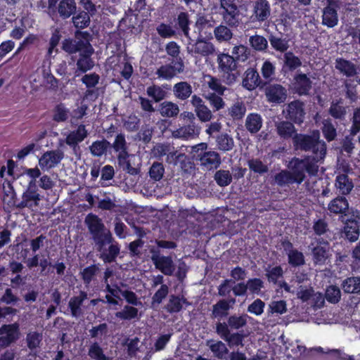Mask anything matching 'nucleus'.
<instances>
[{
	"mask_svg": "<svg viewBox=\"0 0 360 360\" xmlns=\"http://www.w3.org/2000/svg\"><path fill=\"white\" fill-rule=\"evenodd\" d=\"M335 68L347 77H354L357 74L356 65L343 58H338L335 60Z\"/></svg>",
	"mask_w": 360,
	"mask_h": 360,
	"instance_id": "bb28decb",
	"label": "nucleus"
},
{
	"mask_svg": "<svg viewBox=\"0 0 360 360\" xmlns=\"http://www.w3.org/2000/svg\"><path fill=\"white\" fill-rule=\"evenodd\" d=\"M86 297V293L84 291H81L79 295L74 296L70 298L68 303V307L70 309L72 316L79 317L82 315V311L81 307Z\"/></svg>",
	"mask_w": 360,
	"mask_h": 360,
	"instance_id": "2f4dec72",
	"label": "nucleus"
},
{
	"mask_svg": "<svg viewBox=\"0 0 360 360\" xmlns=\"http://www.w3.org/2000/svg\"><path fill=\"white\" fill-rule=\"evenodd\" d=\"M321 131L328 142L334 141L337 137L336 128L329 119L323 121Z\"/></svg>",
	"mask_w": 360,
	"mask_h": 360,
	"instance_id": "5fc2aeb1",
	"label": "nucleus"
},
{
	"mask_svg": "<svg viewBox=\"0 0 360 360\" xmlns=\"http://www.w3.org/2000/svg\"><path fill=\"white\" fill-rule=\"evenodd\" d=\"M81 80L82 82L85 84L86 87L88 88L86 91V95L89 96L94 93V91L90 89L95 87L98 84L100 77L96 72L85 74Z\"/></svg>",
	"mask_w": 360,
	"mask_h": 360,
	"instance_id": "603ef678",
	"label": "nucleus"
},
{
	"mask_svg": "<svg viewBox=\"0 0 360 360\" xmlns=\"http://www.w3.org/2000/svg\"><path fill=\"white\" fill-rule=\"evenodd\" d=\"M328 210L330 216H346L349 211V202L344 196H338L328 205Z\"/></svg>",
	"mask_w": 360,
	"mask_h": 360,
	"instance_id": "5701e85b",
	"label": "nucleus"
},
{
	"mask_svg": "<svg viewBox=\"0 0 360 360\" xmlns=\"http://www.w3.org/2000/svg\"><path fill=\"white\" fill-rule=\"evenodd\" d=\"M344 234L345 238L350 242L356 241L360 234L358 223L354 220L347 222L344 226Z\"/></svg>",
	"mask_w": 360,
	"mask_h": 360,
	"instance_id": "58836bf2",
	"label": "nucleus"
},
{
	"mask_svg": "<svg viewBox=\"0 0 360 360\" xmlns=\"http://www.w3.org/2000/svg\"><path fill=\"white\" fill-rule=\"evenodd\" d=\"M88 356L94 360H109L103 348L97 342H93L89 347Z\"/></svg>",
	"mask_w": 360,
	"mask_h": 360,
	"instance_id": "4d7b16f0",
	"label": "nucleus"
},
{
	"mask_svg": "<svg viewBox=\"0 0 360 360\" xmlns=\"http://www.w3.org/2000/svg\"><path fill=\"white\" fill-rule=\"evenodd\" d=\"M249 41L251 46L258 51H264L268 47V41L261 35L255 34L250 37Z\"/></svg>",
	"mask_w": 360,
	"mask_h": 360,
	"instance_id": "69168bd1",
	"label": "nucleus"
},
{
	"mask_svg": "<svg viewBox=\"0 0 360 360\" xmlns=\"http://www.w3.org/2000/svg\"><path fill=\"white\" fill-rule=\"evenodd\" d=\"M338 23V10L324 7L322 15V24L328 27L332 28Z\"/></svg>",
	"mask_w": 360,
	"mask_h": 360,
	"instance_id": "e433bc0d",
	"label": "nucleus"
},
{
	"mask_svg": "<svg viewBox=\"0 0 360 360\" xmlns=\"http://www.w3.org/2000/svg\"><path fill=\"white\" fill-rule=\"evenodd\" d=\"M215 21L212 17L200 15L195 22V27L198 32V37L205 38L207 40L212 39Z\"/></svg>",
	"mask_w": 360,
	"mask_h": 360,
	"instance_id": "2eb2a0df",
	"label": "nucleus"
},
{
	"mask_svg": "<svg viewBox=\"0 0 360 360\" xmlns=\"http://www.w3.org/2000/svg\"><path fill=\"white\" fill-rule=\"evenodd\" d=\"M214 178L217 185L221 187L226 186L232 181V176L229 170L220 169L217 171Z\"/></svg>",
	"mask_w": 360,
	"mask_h": 360,
	"instance_id": "0e129e2a",
	"label": "nucleus"
},
{
	"mask_svg": "<svg viewBox=\"0 0 360 360\" xmlns=\"http://www.w3.org/2000/svg\"><path fill=\"white\" fill-rule=\"evenodd\" d=\"M215 331L222 340L227 342L230 347L243 345L244 335L242 333L238 332L231 333L226 323L217 322L216 323Z\"/></svg>",
	"mask_w": 360,
	"mask_h": 360,
	"instance_id": "0eeeda50",
	"label": "nucleus"
},
{
	"mask_svg": "<svg viewBox=\"0 0 360 360\" xmlns=\"http://www.w3.org/2000/svg\"><path fill=\"white\" fill-rule=\"evenodd\" d=\"M263 120L262 116L255 112H252L248 115L245 126L248 131L250 134L257 133L262 128Z\"/></svg>",
	"mask_w": 360,
	"mask_h": 360,
	"instance_id": "7c9ffc66",
	"label": "nucleus"
},
{
	"mask_svg": "<svg viewBox=\"0 0 360 360\" xmlns=\"http://www.w3.org/2000/svg\"><path fill=\"white\" fill-rule=\"evenodd\" d=\"M41 195L38 193L37 185L33 183H28L26 190L22 194L21 201L16 205L18 209L25 207L32 208L39 205L41 200Z\"/></svg>",
	"mask_w": 360,
	"mask_h": 360,
	"instance_id": "9d476101",
	"label": "nucleus"
},
{
	"mask_svg": "<svg viewBox=\"0 0 360 360\" xmlns=\"http://www.w3.org/2000/svg\"><path fill=\"white\" fill-rule=\"evenodd\" d=\"M187 51L194 57L209 56L215 52L214 45L205 38L198 37L194 40L188 39Z\"/></svg>",
	"mask_w": 360,
	"mask_h": 360,
	"instance_id": "39448f33",
	"label": "nucleus"
},
{
	"mask_svg": "<svg viewBox=\"0 0 360 360\" xmlns=\"http://www.w3.org/2000/svg\"><path fill=\"white\" fill-rule=\"evenodd\" d=\"M156 31L159 36L163 39H169L176 35V31L174 27H172L170 25L161 22L156 27Z\"/></svg>",
	"mask_w": 360,
	"mask_h": 360,
	"instance_id": "774afa93",
	"label": "nucleus"
},
{
	"mask_svg": "<svg viewBox=\"0 0 360 360\" xmlns=\"http://www.w3.org/2000/svg\"><path fill=\"white\" fill-rule=\"evenodd\" d=\"M269 41L271 47L276 51L284 53L289 48L288 41L276 35L270 34Z\"/></svg>",
	"mask_w": 360,
	"mask_h": 360,
	"instance_id": "864d4df0",
	"label": "nucleus"
},
{
	"mask_svg": "<svg viewBox=\"0 0 360 360\" xmlns=\"http://www.w3.org/2000/svg\"><path fill=\"white\" fill-rule=\"evenodd\" d=\"M347 105L342 98L333 100L328 109V114L335 120H344L347 113Z\"/></svg>",
	"mask_w": 360,
	"mask_h": 360,
	"instance_id": "393cba45",
	"label": "nucleus"
},
{
	"mask_svg": "<svg viewBox=\"0 0 360 360\" xmlns=\"http://www.w3.org/2000/svg\"><path fill=\"white\" fill-rule=\"evenodd\" d=\"M245 112L246 107L242 101L234 103L229 108V114L234 120H240L245 115Z\"/></svg>",
	"mask_w": 360,
	"mask_h": 360,
	"instance_id": "13d9d810",
	"label": "nucleus"
},
{
	"mask_svg": "<svg viewBox=\"0 0 360 360\" xmlns=\"http://www.w3.org/2000/svg\"><path fill=\"white\" fill-rule=\"evenodd\" d=\"M295 123L289 120H282L276 124V131L278 136L283 140L292 139L297 135V130L295 127Z\"/></svg>",
	"mask_w": 360,
	"mask_h": 360,
	"instance_id": "4be33fe9",
	"label": "nucleus"
},
{
	"mask_svg": "<svg viewBox=\"0 0 360 360\" xmlns=\"http://www.w3.org/2000/svg\"><path fill=\"white\" fill-rule=\"evenodd\" d=\"M207 345L217 359H222L224 355L229 353V349L226 345L221 340H207Z\"/></svg>",
	"mask_w": 360,
	"mask_h": 360,
	"instance_id": "37998d69",
	"label": "nucleus"
},
{
	"mask_svg": "<svg viewBox=\"0 0 360 360\" xmlns=\"http://www.w3.org/2000/svg\"><path fill=\"white\" fill-rule=\"evenodd\" d=\"M289 171L291 172L295 184H301L305 179L304 160L299 158L294 157L289 162L288 165Z\"/></svg>",
	"mask_w": 360,
	"mask_h": 360,
	"instance_id": "412c9836",
	"label": "nucleus"
},
{
	"mask_svg": "<svg viewBox=\"0 0 360 360\" xmlns=\"http://www.w3.org/2000/svg\"><path fill=\"white\" fill-rule=\"evenodd\" d=\"M42 340V333L37 331H30L27 333L25 338L27 348L31 352L34 353H36L37 349L40 348Z\"/></svg>",
	"mask_w": 360,
	"mask_h": 360,
	"instance_id": "f704fd0d",
	"label": "nucleus"
},
{
	"mask_svg": "<svg viewBox=\"0 0 360 360\" xmlns=\"http://www.w3.org/2000/svg\"><path fill=\"white\" fill-rule=\"evenodd\" d=\"M174 28L176 33L182 34L188 39H191L190 31L191 20L187 11H181L174 19Z\"/></svg>",
	"mask_w": 360,
	"mask_h": 360,
	"instance_id": "6ab92c4d",
	"label": "nucleus"
},
{
	"mask_svg": "<svg viewBox=\"0 0 360 360\" xmlns=\"http://www.w3.org/2000/svg\"><path fill=\"white\" fill-rule=\"evenodd\" d=\"M139 310L134 306L125 305L123 309L117 311L115 316L122 321H129L138 317Z\"/></svg>",
	"mask_w": 360,
	"mask_h": 360,
	"instance_id": "8fccbe9b",
	"label": "nucleus"
},
{
	"mask_svg": "<svg viewBox=\"0 0 360 360\" xmlns=\"http://www.w3.org/2000/svg\"><path fill=\"white\" fill-rule=\"evenodd\" d=\"M20 336V325L18 323L3 324L0 327V349L9 347L15 342Z\"/></svg>",
	"mask_w": 360,
	"mask_h": 360,
	"instance_id": "6e6552de",
	"label": "nucleus"
},
{
	"mask_svg": "<svg viewBox=\"0 0 360 360\" xmlns=\"http://www.w3.org/2000/svg\"><path fill=\"white\" fill-rule=\"evenodd\" d=\"M325 297L331 304H337L341 299V292L336 285H329L326 290Z\"/></svg>",
	"mask_w": 360,
	"mask_h": 360,
	"instance_id": "338daca9",
	"label": "nucleus"
},
{
	"mask_svg": "<svg viewBox=\"0 0 360 360\" xmlns=\"http://www.w3.org/2000/svg\"><path fill=\"white\" fill-rule=\"evenodd\" d=\"M191 103L194 107L197 117L201 122H206L211 120L212 113L200 96L195 94L193 95Z\"/></svg>",
	"mask_w": 360,
	"mask_h": 360,
	"instance_id": "aec40b11",
	"label": "nucleus"
},
{
	"mask_svg": "<svg viewBox=\"0 0 360 360\" xmlns=\"http://www.w3.org/2000/svg\"><path fill=\"white\" fill-rule=\"evenodd\" d=\"M92 54V49L90 51L85 50L83 53H81L79 58H78L76 65V76H79L78 72L85 73L87 71L91 70L94 66V62L91 58Z\"/></svg>",
	"mask_w": 360,
	"mask_h": 360,
	"instance_id": "a878e982",
	"label": "nucleus"
},
{
	"mask_svg": "<svg viewBox=\"0 0 360 360\" xmlns=\"http://www.w3.org/2000/svg\"><path fill=\"white\" fill-rule=\"evenodd\" d=\"M64 158L61 150H52L45 152L39 159V165L43 170H49L55 167Z\"/></svg>",
	"mask_w": 360,
	"mask_h": 360,
	"instance_id": "4468645a",
	"label": "nucleus"
},
{
	"mask_svg": "<svg viewBox=\"0 0 360 360\" xmlns=\"http://www.w3.org/2000/svg\"><path fill=\"white\" fill-rule=\"evenodd\" d=\"M53 112V120L57 122H62L68 119L70 111L64 103H60L54 107Z\"/></svg>",
	"mask_w": 360,
	"mask_h": 360,
	"instance_id": "052dcab7",
	"label": "nucleus"
},
{
	"mask_svg": "<svg viewBox=\"0 0 360 360\" xmlns=\"http://www.w3.org/2000/svg\"><path fill=\"white\" fill-rule=\"evenodd\" d=\"M335 186L342 195H348L352 190L354 184L347 174H339L335 179Z\"/></svg>",
	"mask_w": 360,
	"mask_h": 360,
	"instance_id": "72a5a7b5",
	"label": "nucleus"
},
{
	"mask_svg": "<svg viewBox=\"0 0 360 360\" xmlns=\"http://www.w3.org/2000/svg\"><path fill=\"white\" fill-rule=\"evenodd\" d=\"M302 65V61L292 52L288 51L284 54V66L290 71H294Z\"/></svg>",
	"mask_w": 360,
	"mask_h": 360,
	"instance_id": "bf43d9fd",
	"label": "nucleus"
},
{
	"mask_svg": "<svg viewBox=\"0 0 360 360\" xmlns=\"http://www.w3.org/2000/svg\"><path fill=\"white\" fill-rule=\"evenodd\" d=\"M219 69L223 72L236 71L237 62L236 59L228 53H220L217 56Z\"/></svg>",
	"mask_w": 360,
	"mask_h": 360,
	"instance_id": "cd10ccee",
	"label": "nucleus"
},
{
	"mask_svg": "<svg viewBox=\"0 0 360 360\" xmlns=\"http://www.w3.org/2000/svg\"><path fill=\"white\" fill-rule=\"evenodd\" d=\"M292 91L299 96H308L312 89L311 79L303 72H297L295 75L292 82Z\"/></svg>",
	"mask_w": 360,
	"mask_h": 360,
	"instance_id": "ddd939ff",
	"label": "nucleus"
},
{
	"mask_svg": "<svg viewBox=\"0 0 360 360\" xmlns=\"http://www.w3.org/2000/svg\"><path fill=\"white\" fill-rule=\"evenodd\" d=\"M115 153H117V161L119 165L127 173L134 175L138 173L137 169L132 167L129 160V154L128 152L127 143L126 141L125 135L122 133L118 134L114 142L111 144Z\"/></svg>",
	"mask_w": 360,
	"mask_h": 360,
	"instance_id": "7ed1b4c3",
	"label": "nucleus"
},
{
	"mask_svg": "<svg viewBox=\"0 0 360 360\" xmlns=\"http://www.w3.org/2000/svg\"><path fill=\"white\" fill-rule=\"evenodd\" d=\"M183 303L187 305L189 304V302L185 297H180L179 296L172 295L165 308L167 311L171 314L178 313L182 309Z\"/></svg>",
	"mask_w": 360,
	"mask_h": 360,
	"instance_id": "c03bdc74",
	"label": "nucleus"
},
{
	"mask_svg": "<svg viewBox=\"0 0 360 360\" xmlns=\"http://www.w3.org/2000/svg\"><path fill=\"white\" fill-rule=\"evenodd\" d=\"M217 144L220 150L226 152L232 150L234 146V141L231 136L225 133L217 136Z\"/></svg>",
	"mask_w": 360,
	"mask_h": 360,
	"instance_id": "6e6d98bb",
	"label": "nucleus"
},
{
	"mask_svg": "<svg viewBox=\"0 0 360 360\" xmlns=\"http://www.w3.org/2000/svg\"><path fill=\"white\" fill-rule=\"evenodd\" d=\"M265 95L270 103L281 104L287 98V90L279 84H272L265 89Z\"/></svg>",
	"mask_w": 360,
	"mask_h": 360,
	"instance_id": "f3484780",
	"label": "nucleus"
},
{
	"mask_svg": "<svg viewBox=\"0 0 360 360\" xmlns=\"http://www.w3.org/2000/svg\"><path fill=\"white\" fill-rule=\"evenodd\" d=\"M341 288L347 294H360V276L347 277L342 281Z\"/></svg>",
	"mask_w": 360,
	"mask_h": 360,
	"instance_id": "473e14b6",
	"label": "nucleus"
},
{
	"mask_svg": "<svg viewBox=\"0 0 360 360\" xmlns=\"http://www.w3.org/2000/svg\"><path fill=\"white\" fill-rule=\"evenodd\" d=\"M287 256L288 264L291 267H300L305 264L304 254L297 249L287 252Z\"/></svg>",
	"mask_w": 360,
	"mask_h": 360,
	"instance_id": "09e8293b",
	"label": "nucleus"
},
{
	"mask_svg": "<svg viewBox=\"0 0 360 360\" xmlns=\"http://www.w3.org/2000/svg\"><path fill=\"white\" fill-rule=\"evenodd\" d=\"M229 306L225 299L219 300L216 304H213L211 317L219 320L226 317L229 315Z\"/></svg>",
	"mask_w": 360,
	"mask_h": 360,
	"instance_id": "a19ab883",
	"label": "nucleus"
},
{
	"mask_svg": "<svg viewBox=\"0 0 360 360\" xmlns=\"http://www.w3.org/2000/svg\"><path fill=\"white\" fill-rule=\"evenodd\" d=\"M84 223L97 245L98 251H101L106 244L112 243L111 233L105 229L102 219L98 216L89 213L86 216Z\"/></svg>",
	"mask_w": 360,
	"mask_h": 360,
	"instance_id": "f03ea898",
	"label": "nucleus"
},
{
	"mask_svg": "<svg viewBox=\"0 0 360 360\" xmlns=\"http://www.w3.org/2000/svg\"><path fill=\"white\" fill-rule=\"evenodd\" d=\"M284 112L286 120L295 124L301 125L304 122L306 112L303 101L297 99L290 102Z\"/></svg>",
	"mask_w": 360,
	"mask_h": 360,
	"instance_id": "1a4fd4ad",
	"label": "nucleus"
},
{
	"mask_svg": "<svg viewBox=\"0 0 360 360\" xmlns=\"http://www.w3.org/2000/svg\"><path fill=\"white\" fill-rule=\"evenodd\" d=\"M110 148V143L106 139L95 141L89 146L91 155L94 157H101L106 154L108 150Z\"/></svg>",
	"mask_w": 360,
	"mask_h": 360,
	"instance_id": "49530a36",
	"label": "nucleus"
},
{
	"mask_svg": "<svg viewBox=\"0 0 360 360\" xmlns=\"http://www.w3.org/2000/svg\"><path fill=\"white\" fill-rule=\"evenodd\" d=\"M174 96L181 101L188 98L192 94V86L187 82H179L174 85Z\"/></svg>",
	"mask_w": 360,
	"mask_h": 360,
	"instance_id": "c9c22d12",
	"label": "nucleus"
},
{
	"mask_svg": "<svg viewBox=\"0 0 360 360\" xmlns=\"http://www.w3.org/2000/svg\"><path fill=\"white\" fill-rule=\"evenodd\" d=\"M274 184L280 187L290 186L295 184V180L292 177L291 172L288 169H281L274 176Z\"/></svg>",
	"mask_w": 360,
	"mask_h": 360,
	"instance_id": "ea45409f",
	"label": "nucleus"
},
{
	"mask_svg": "<svg viewBox=\"0 0 360 360\" xmlns=\"http://www.w3.org/2000/svg\"><path fill=\"white\" fill-rule=\"evenodd\" d=\"M146 93L155 103L160 102L165 99L167 96V92L160 86L155 84L148 86L146 89Z\"/></svg>",
	"mask_w": 360,
	"mask_h": 360,
	"instance_id": "680f3d73",
	"label": "nucleus"
},
{
	"mask_svg": "<svg viewBox=\"0 0 360 360\" xmlns=\"http://www.w3.org/2000/svg\"><path fill=\"white\" fill-rule=\"evenodd\" d=\"M172 63L174 65H161L156 71V75L158 77L165 79H171L176 73H181L184 71V65L181 58H178L176 60H172Z\"/></svg>",
	"mask_w": 360,
	"mask_h": 360,
	"instance_id": "a211bd4d",
	"label": "nucleus"
},
{
	"mask_svg": "<svg viewBox=\"0 0 360 360\" xmlns=\"http://www.w3.org/2000/svg\"><path fill=\"white\" fill-rule=\"evenodd\" d=\"M160 113L162 116L166 117H176L179 112L177 104L171 101H164L160 105Z\"/></svg>",
	"mask_w": 360,
	"mask_h": 360,
	"instance_id": "de8ad7c7",
	"label": "nucleus"
},
{
	"mask_svg": "<svg viewBox=\"0 0 360 360\" xmlns=\"http://www.w3.org/2000/svg\"><path fill=\"white\" fill-rule=\"evenodd\" d=\"M271 13V4L268 0H255L252 2V15L253 22H264L268 20Z\"/></svg>",
	"mask_w": 360,
	"mask_h": 360,
	"instance_id": "f8f14e48",
	"label": "nucleus"
},
{
	"mask_svg": "<svg viewBox=\"0 0 360 360\" xmlns=\"http://www.w3.org/2000/svg\"><path fill=\"white\" fill-rule=\"evenodd\" d=\"M88 136L85 125L79 124L77 129L71 131L66 137V143L70 146H75L84 140Z\"/></svg>",
	"mask_w": 360,
	"mask_h": 360,
	"instance_id": "c756f323",
	"label": "nucleus"
},
{
	"mask_svg": "<svg viewBox=\"0 0 360 360\" xmlns=\"http://www.w3.org/2000/svg\"><path fill=\"white\" fill-rule=\"evenodd\" d=\"M120 248L118 243H111L108 249H102L100 252V258L105 263H112L116 260L117 257L120 254Z\"/></svg>",
	"mask_w": 360,
	"mask_h": 360,
	"instance_id": "4c0bfd02",
	"label": "nucleus"
},
{
	"mask_svg": "<svg viewBox=\"0 0 360 360\" xmlns=\"http://www.w3.org/2000/svg\"><path fill=\"white\" fill-rule=\"evenodd\" d=\"M283 270L280 266H275L274 267L269 266L266 269V278L269 283L276 285L280 278H283Z\"/></svg>",
	"mask_w": 360,
	"mask_h": 360,
	"instance_id": "3c124183",
	"label": "nucleus"
},
{
	"mask_svg": "<svg viewBox=\"0 0 360 360\" xmlns=\"http://www.w3.org/2000/svg\"><path fill=\"white\" fill-rule=\"evenodd\" d=\"M316 245L311 249L312 259L316 264H324L328 258L329 243L323 238H318Z\"/></svg>",
	"mask_w": 360,
	"mask_h": 360,
	"instance_id": "dca6fc26",
	"label": "nucleus"
},
{
	"mask_svg": "<svg viewBox=\"0 0 360 360\" xmlns=\"http://www.w3.org/2000/svg\"><path fill=\"white\" fill-rule=\"evenodd\" d=\"M227 25L223 23L217 26L214 29V35L216 40L219 42H226L233 37V32Z\"/></svg>",
	"mask_w": 360,
	"mask_h": 360,
	"instance_id": "79ce46f5",
	"label": "nucleus"
},
{
	"mask_svg": "<svg viewBox=\"0 0 360 360\" xmlns=\"http://www.w3.org/2000/svg\"><path fill=\"white\" fill-rule=\"evenodd\" d=\"M223 22L229 27H237L240 23V11L235 0H220Z\"/></svg>",
	"mask_w": 360,
	"mask_h": 360,
	"instance_id": "20e7f679",
	"label": "nucleus"
},
{
	"mask_svg": "<svg viewBox=\"0 0 360 360\" xmlns=\"http://www.w3.org/2000/svg\"><path fill=\"white\" fill-rule=\"evenodd\" d=\"M247 317L246 314L231 315L228 318L226 324L229 326V328L238 330L247 324Z\"/></svg>",
	"mask_w": 360,
	"mask_h": 360,
	"instance_id": "e2e57ef3",
	"label": "nucleus"
},
{
	"mask_svg": "<svg viewBox=\"0 0 360 360\" xmlns=\"http://www.w3.org/2000/svg\"><path fill=\"white\" fill-rule=\"evenodd\" d=\"M74 26L78 30L89 27L91 20L89 14L85 11H78L72 18Z\"/></svg>",
	"mask_w": 360,
	"mask_h": 360,
	"instance_id": "a18cd8bd",
	"label": "nucleus"
},
{
	"mask_svg": "<svg viewBox=\"0 0 360 360\" xmlns=\"http://www.w3.org/2000/svg\"><path fill=\"white\" fill-rule=\"evenodd\" d=\"M155 267L165 276H172L176 269L172 257L160 255L158 250H153L150 256Z\"/></svg>",
	"mask_w": 360,
	"mask_h": 360,
	"instance_id": "9b49d317",
	"label": "nucleus"
},
{
	"mask_svg": "<svg viewBox=\"0 0 360 360\" xmlns=\"http://www.w3.org/2000/svg\"><path fill=\"white\" fill-rule=\"evenodd\" d=\"M262 80L257 71L252 68H248L244 72L242 86L248 91H252L260 85Z\"/></svg>",
	"mask_w": 360,
	"mask_h": 360,
	"instance_id": "b1692460",
	"label": "nucleus"
},
{
	"mask_svg": "<svg viewBox=\"0 0 360 360\" xmlns=\"http://www.w3.org/2000/svg\"><path fill=\"white\" fill-rule=\"evenodd\" d=\"M60 17L66 20L76 13L77 6L75 0H60L57 7Z\"/></svg>",
	"mask_w": 360,
	"mask_h": 360,
	"instance_id": "c85d7f7f",
	"label": "nucleus"
},
{
	"mask_svg": "<svg viewBox=\"0 0 360 360\" xmlns=\"http://www.w3.org/2000/svg\"><path fill=\"white\" fill-rule=\"evenodd\" d=\"M293 147L296 150L311 151L317 160L326 157L327 146L324 141L320 140L319 131H315L311 135L298 133L294 137Z\"/></svg>",
	"mask_w": 360,
	"mask_h": 360,
	"instance_id": "f257e3e1",
	"label": "nucleus"
},
{
	"mask_svg": "<svg viewBox=\"0 0 360 360\" xmlns=\"http://www.w3.org/2000/svg\"><path fill=\"white\" fill-rule=\"evenodd\" d=\"M198 160L201 165L210 169H217L221 164V157L219 154L214 150H207V144L201 143L197 146Z\"/></svg>",
	"mask_w": 360,
	"mask_h": 360,
	"instance_id": "423d86ee",
	"label": "nucleus"
}]
</instances>
